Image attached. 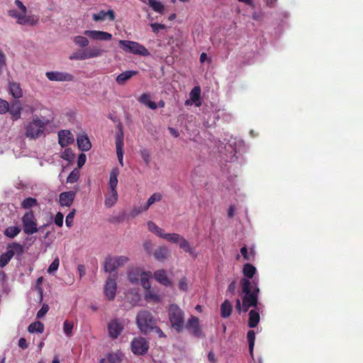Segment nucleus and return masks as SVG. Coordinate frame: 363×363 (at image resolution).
I'll return each mask as SVG.
<instances>
[{
	"label": "nucleus",
	"instance_id": "obj_2",
	"mask_svg": "<svg viewBox=\"0 0 363 363\" xmlns=\"http://www.w3.org/2000/svg\"><path fill=\"white\" fill-rule=\"evenodd\" d=\"M51 119L46 117H39L33 115L30 121L24 123L25 135L30 140H37V138L45 136L46 127L50 124Z\"/></svg>",
	"mask_w": 363,
	"mask_h": 363
},
{
	"label": "nucleus",
	"instance_id": "obj_61",
	"mask_svg": "<svg viewBox=\"0 0 363 363\" xmlns=\"http://www.w3.org/2000/svg\"><path fill=\"white\" fill-rule=\"evenodd\" d=\"M63 218L64 216L62 213H61L60 211L57 212L54 219L55 223L57 225L61 227L63 224Z\"/></svg>",
	"mask_w": 363,
	"mask_h": 363
},
{
	"label": "nucleus",
	"instance_id": "obj_11",
	"mask_svg": "<svg viewBox=\"0 0 363 363\" xmlns=\"http://www.w3.org/2000/svg\"><path fill=\"white\" fill-rule=\"evenodd\" d=\"M47 79L52 82H72L74 77L68 72H45Z\"/></svg>",
	"mask_w": 363,
	"mask_h": 363
},
{
	"label": "nucleus",
	"instance_id": "obj_41",
	"mask_svg": "<svg viewBox=\"0 0 363 363\" xmlns=\"http://www.w3.org/2000/svg\"><path fill=\"white\" fill-rule=\"evenodd\" d=\"M44 330H45L44 325L41 322H39V321L34 322V323L30 324L28 326V331L30 333L38 332V333H42L44 332Z\"/></svg>",
	"mask_w": 363,
	"mask_h": 363
},
{
	"label": "nucleus",
	"instance_id": "obj_22",
	"mask_svg": "<svg viewBox=\"0 0 363 363\" xmlns=\"http://www.w3.org/2000/svg\"><path fill=\"white\" fill-rule=\"evenodd\" d=\"M119 170L117 167H113L111 169L108 181L109 190L116 189L117 184H118V179L117 178Z\"/></svg>",
	"mask_w": 363,
	"mask_h": 363
},
{
	"label": "nucleus",
	"instance_id": "obj_8",
	"mask_svg": "<svg viewBox=\"0 0 363 363\" xmlns=\"http://www.w3.org/2000/svg\"><path fill=\"white\" fill-rule=\"evenodd\" d=\"M184 328L188 330L189 334L195 337L204 338L205 335L203 331L202 326L198 317L191 315L188 321L184 324Z\"/></svg>",
	"mask_w": 363,
	"mask_h": 363
},
{
	"label": "nucleus",
	"instance_id": "obj_58",
	"mask_svg": "<svg viewBox=\"0 0 363 363\" xmlns=\"http://www.w3.org/2000/svg\"><path fill=\"white\" fill-rule=\"evenodd\" d=\"M9 111V103L0 99V114L6 113Z\"/></svg>",
	"mask_w": 363,
	"mask_h": 363
},
{
	"label": "nucleus",
	"instance_id": "obj_10",
	"mask_svg": "<svg viewBox=\"0 0 363 363\" xmlns=\"http://www.w3.org/2000/svg\"><path fill=\"white\" fill-rule=\"evenodd\" d=\"M116 279V276H110L104 287V295L109 301L113 300L116 296L117 283Z\"/></svg>",
	"mask_w": 363,
	"mask_h": 363
},
{
	"label": "nucleus",
	"instance_id": "obj_47",
	"mask_svg": "<svg viewBox=\"0 0 363 363\" xmlns=\"http://www.w3.org/2000/svg\"><path fill=\"white\" fill-rule=\"evenodd\" d=\"M140 280L141 285L143 286V288H145L146 290H149V289H150V282L149 281V272H144Z\"/></svg>",
	"mask_w": 363,
	"mask_h": 363
},
{
	"label": "nucleus",
	"instance_id": "obj_52",
	"mask_svg": "<svg viewBox=\"0 0 363 363\" xmlns=\"http://www.w3.org/2000/svg\"><path fill=\"white\" fill-rule=\"evenodd\" d=\"M240 252L244 257V259L247 261L251 260L252 257H254L255 252L253 250H251L250 254H248L247 252V247H242L240 250Z\"/></svg>",
	"mask_w": 363,
	"mask_h": 363
},
{
	"label": "nucleus",
	"instance_id": "obj_9",
	"mask_svg": "<svg viewBox=\"0 0 363 363\" xmlns=\"http://www.w3.org/2000/svg\"><path fill=\"white\" fill-rule=\"evenodd\" d=\"M130 349L135 355H144L147 354L149 349V342L147 339L143 337H135L130 342Z\"/></svg>",
	"mask_w": 363,
	"mask_h": 363
},
{
	"label": "nucleus",
	"instance_id": "obj_6",
	"mask_svg": "<svg viewBox=\"0 0 363 363\" xmlns=\"http://www.w3.org/2000/svg\"><path fill=\"white\" fill-rule=\"evenodd\" d=\"M23 230L25 234L33 235L38 232L37 220L32 210L26 211L21 218Z\"/></svg>",
	"mask_w": 363,
	"mask_h": 363
},
{
	"label": "nucleus",
	"instance_id": "obj_12",
	"mask_svg": "<svg viewBox=\"0 0 363 363\" xmlns=\"http://www.w3.org/2000/svg\"><path fill=\"white\" fill-rule=\"evenodd\" d=\"M84 35L91 40L108 41L112 39V35L104 30H86Z\"/></svg>",
	"mask_w": 363,
	"mask_h": 363
},
{
	"label": "nucleus",
	"instance_id": "obj_21",
	"mask_svg": "<svg viewBox=\"0 0 363 363\" xmlns=\"http://www.w3.org/2000/svg\"><path fill=\"white\" fill-rule=\"evenodd\" d=\"M78 147L82 151H88L91 145L87 135H80L77 138Z\"/></svg>",
	"mask_w": 363,
	"mask_h": 363
},
{
	"label": "nucleus",
	"instance_id": "obj_48",
	"mask_svg": "<svg viewBox=\"0 0 363 363\" xmlns=\"http://www.w3.org/2000/svg\"><path fill=\"white\" fill-rule=\"evenodd\" d=\"M69 59L70 60H82L88 59L86 50H81V51L74 52L73 55H72L69 57Z\"/></svg>",
	"mask_w": 363,
	"mask_h": 363
},
{
	"label": "nucleus",
	"instance_id": "obj_16",
	"mask_svg": "<svg viewBox=\"0 0 363 363\" xmlns=\"http://www.w3.org/2000/svg\"><path fill=\"white\" fill-rule=\"evenodd\" d=\"M75 192L74 191H64L60 194V205L70 207L74 201Z\"/></svg>",
	"mask_w": 363,
	"mask_h": 363
},
{
	"label": "nucleus",
	"instance_id": "obj_19",
	"mask_svg": "<svg viewBox=\"0 0 363 363\" xmlns=\"http://www.w3.org/2000/svg\"><path fill=\"white\" fill-rule=\"evenodd\" d=\"M154 279L160 284L165 286L172 285V281L167 277V272L164 269H158L154 272Z\"/></svg>",
	"mask_w": 363,
	"mask_h": 363
},
{
	"label": "nucleus",
	"instance_id": "obj_29",
	"mask_svg": "<svg viewBox=\"0 0 363 363\" xmlns=\"http://www.w3.org/2000/svg\"><path fill=\"white\" fill-rule=\"evenodd\" d=\"M9 91L15 99H20L23 96V91L19 84L11 82L9 84Z\"/></svg>",
	"mask_w": 363,
	"mask_h": 363
},
{
	"label": "nucleus",
	"instance_id": "obj_49",
	"mask_svg": "<svg viewBox=\"0 0 363 363\" xmlns=\"http://www.w3.org/2000/svg\"><path fill=\"white\" fill-rule=\"evenodd\" d=\"M74 42L76 45H78L80 47H86L89 45V40L83 36H75L74 38Z\"/></svg>",
	"mask_w": 363,
	"mask_h": 363
},
{
	"label": "nucleus",
	"instance_id": "obj_18",
	"mask_svg": "<svg viewBox=\"0 0 363 363\" xmlns=\"http://www.w3.org/2000/svg\"><path fill=\"white\" fill-rule=\"evenodd\" d=\"M106 17L109 21H113L116 19L115 12L112 9H109L107 11H100L99 13H94L92 15V19L94 21H104Z\"/></svg>",
	"mask_w": 363,
	"mask_h": 363
},
{
	"label": "nucleus",
	"instance_id": "obj_46",
	"mask_svg": "<svg viewBox=\"0 0 363 363\" xmlns=\"http://www.w3.org/2000/svg\"><path fill=\"white\" fill-rule=\"evenodd\" d=\"M180 235L177 233H164L163 235L164 239L174 243H179V240L182 239Z\"/></svg>",
	"mask_w": 363,
	"mask_h": 363
},
{
	"label": "nucleus",
	"instance_id": "obj_51",
	"mask_svg": "<svg viewBox=\"0 0 363 363\" xmlns=\"http://www.w3.org/2000/svg\"><path fill=\"white\" fill-rule=\"evenodd\" d=\"M60 267V258L58 257H55L53 262L48 267L47 272L48 273H51L52 272L57 271Z\"/></svg>",
	"mask_w": 363,
	"mask_h": 363
},
{
	"label": "nucleus",
	"instance_id": "obj_20",
	"mask_svg": "<svg viewBox=\"0 0 363 363\" xmlns=\"http://www.w3.org/2000/svg\"><path fill=\"white\" fill-rule=\"evenodd\" d=\"M260 311L257 309H252L250 311L248 315V323L247 325L250 328H255L257 326L260 321Z\"/></svg>",
	"mask_w": 363,
	"mask_h": 363
},
{
	"label": "nucleus",
	"instance_id": "obj_5",
	"mask_svg": "<svg viewBox=\"0 0 363 363\" xmlns=\"http://www.w3.org/2000/svg\"><path fill=\"white\" fill-rule=\"evenodd\" d=\"M119 44L121 45V49L126 52L142 56H147L150 55L146 47L138 42L121 40H119Z\"/></svg>",
	"mask_w": 363,
	"mask_h": 363
},
{
	"label": "nucleus",
	"instance_id": "obj_45",
	"mask_svg": "<svg viewBox=\"0 0 363 363\" xmlns=\"http://www.w3.org/2000/svg\"><path fill=\"white\" fill-rule=\"evenodd\" d=\"M74 323L69 320H65L63 323V331L65 335L68 337H71L73 335Z\"/></svg>",
	"mask_w": 363,
	"mask_h": 363
},
{
	"label": "nucleus",
	"instance_id": "obj_32",
	"mask_svg": "<svg viewBox=\"0 0 363 363\" xmlns=\"http://www.w3.org/2000/svg\"><path fill=\"white\" fill-rule=\"evenodd\" d=\"M179 245L181 249L184 250L186 252L189 253L190 255H192L193 257L196 256L195 250L189 246V241L184 237H182V239L179 242Z\"/></svg>",
	"mask_w": 363,
	"mask_h": 363
},
{
	"label": "nucleus",
	"instance_id": "obj_42",
	"mask_svg": "<svg viewBox=\"0 0 363 363\" xmlns=\"http://www.w3.org/2000/svg\"><path fill=\"white\" fill-rule=\"evenodd\" d=\"M38 205V203L37 200L35 199H33V197H27L26 199H24L21 204V207L24 209H28Z\"/></svg>",
	"mask_w": 363,
	"mask_h": 363
},
{
	"label": "nucleus",
	"instance_id": "obj_1",
	"mask_svg": "<svg viewBox=\"0 0 363 363\" xmlns=\"http://www.w3.org/2000/svg\"><path fill=\"white\" fill-rule=\"evenodd\" d=\"M255 286L252 288V282L246 278L240 280L242 291L245 294L242 298V311L247 312L250 308H254L258 311L262 310V305L259 303L258 296L259 288L253 281Z\"/></svg>",
	"mask_w": 363,
	"mask_h": 363
},
{
	"label": "nucleus",
	"instance_id": "obj_34",
	"mask_svg": "<svg viewBox=\"0 0 363 363\" xmlns=\"http://www.w3.org/2000/svg\"><path fill=\"white\" fill-rule=\"evenodd\" d=\"M13 257V252L6 250V252H4L0 255V267L4 268L7 265Z\"/></svg>",
	"mask_w": 363,
	"mask_h": 363
},
{
	"label": "nucleus",
	"instance_id": "obj_7",
	"mask_svg": "<svg viewBox=\"0 0 363 363\" xmlns=\"http://www.w3.org/2000/svg\"><path fill=\"white\" fill-rule=\"evenodd\" d=\"M128 261L129 258L124 255L107 256L104 262V268L106 272H111L118 267L124 266Z\"/></svg>",
	"mask_w": 363,
	"mask_h": 363
},
{
	"label": "nucleus",
	"instance_id": "obj_3",
	"mask_svg": "<svg viewBox=\"0 0 363 363\" xmlns=\"http://www.w3.org/2000/svg\"><path fill=\"white\" fill-rule=\"evenodd\" d=\"M135 324L141 333L147 334L152 331V328L157 325V319L150 311L143 309L136 315Z\"/></svg>",
	"mask_w": 363,
	"mask_h": 363
},
{
	"label": "nucleus",
	"instance_id": "obj_40",
	"mask_svg": "<svg viewBox=\"0 0 363 363\" xmlns=\"http://www.w3.org/2000/svg\"><path fill=\"white\" fill-rule=\"evenodd\" d=\"M247 340L249 344V352L251 355L253 354V348L255 341V333L253 330H250L247 333Z\"/></svg>",
	"mask_w": 363,
	"mask_h": 363
},
{
	"label": "nucleus",
	"instance_id": "obj_56",
	"mask_svg": "<svg viewBox=\"0 0 363 363\" xmlns=\"http://www.w3.org/2000/svg\"><path fill=\"white\" fill-rule=\"evenodd\" d=\"M178 286L179 290H182L183 291H187L188 290V280L186 277L182 278L178 283Z\"/></svg>",
	"mask_w": 363,
	"mask_h": 363
},
{
	"label": "nucleus",
	"instance_id": "obj_15",
	"mask_svg": "<svg viewBox=\"0 0 363 363\" xmlns=\"http://www.w3.org/2000/svg\"><path fill=\"white\" fill-rule=\"evenodd\" d=\"M116 156H118V161L121 166H123V133L122 130L116 133Z\"/></svg>",
	"mask_w": 363,
	"mask_h": 363
},
{
	"label": "nucleus",
	"instance_id": "obj_60",
	"mask_svg": "<svg viewBox=\"0 0 363 363\" xmlns=\"http://www.w3.org/2000/svg\"><path fill=\"white\" fill-rule=\"evenodd\" d=\"M140 154L146 164L150 162V155L149 151L147 149H143L140 151Z\"/></svg>",
	"mask_w": 363,
	"mask_h": 363
},
{
	"label": "nucleus",
	"instance_id": "obj_44",
	"mask_svg": "<svg viewBox=\"0 0 363 363\" xmlns=\"http://www.w3.org/2000/svg\"><path fill=\"white\" fill-rule=\"evenodd\" d=\"M86 54H87V58H93V57H97L101 56L103 54V50L99 48H96V47H91L89 49L86 50Z\"/></svg>",
	"mask_w": 363,
	"mask_h": 363
},
{
	"label": "nucleus",
	"instance_id": "obj_53",
	"mask_svg": "<svg viewBox=\"0 0 363 363\" xmlns=\"http://www.w3.org/2000/svg\"><path fill=\"white\" fill-rule=\"evenodd\" d=\"M75 211L76 210L74 208L72 209L66 216L65 224L67 227H71L73 225Z\"/></svg>",
	"mask_w": 363,
	"mask_h": 363
},
{
	"label": "nucleus",
	"instance_id": "obj_25",
	"mask_svg": "<svg viewBox=\"0 0 363 363\" xmlns=\"http://www.w3.org/2000/svg\"><path fill=\"white\" fill-rule=\"evenodd\" d=\"M233 306L228 299L225 300L220 306V315L223 318H228L231 315Z\"/></svg>",
	"mask_w": 363,
	"mask_h": 363
},
{
	"label": "nucleus",
	"instance_id": "obj_43",
	"mask_svg": "<svg viewBox=\"0 0 363 363\" xmlns=\"http://www.w3.org/2000/svg\"><path fill=\"white\" fill-rule=\"evenodd\" d=\"M149 6L156 12L162 13L164 11V6L161 1L157 0H148Z\"/></svg>",
	"mask_w": 363,
	"mask_h": 363
},
{
	"label": "nucleus",
	"instance_id": "obj_28",
	"mask_svg": "<svg viewBox=\"0 0 363 363\" xmlns=\"http://www.w3.org/2000/svg\"><path fill=\"white\" fill-rule=\"evenodd\" d=\"M21 106L19 101L14 102L11 107L9 108V111L11 114V118L13 121H17L18 118H21Z\"/></svg>",
	"mask_w": 363,
	"mask_h": 363
},
{
	"label": "nucleus",
	"instance_id": "obj_35",
	"mask_svg": "<svg viewBox=\"0 0 363 363\" xmlns=\"http://www.w3.org/2000/svg\"><path fill=\"white\" fill-rule=\"evenodd\" d=\"M257 271V269L255 267H254L251 264H245L243 267L242 272L244 276L247 278V279L249 280V279H252L254 275L255 274V272Z\"/></svg>",
	"mask_w": 363,
	"mask_h": 363
},
{
	"label": "nucleus",
	"instance_id": "obj_50",
	"mask_svg": "<svg viewBox=\"0 0 363 363\" xmlns=\"http://www.w3.org/2000/svg\"><path fill=\"white\" fill-rule=\"evenodd\" d=\"M61 157L67 161H72L74 158V152L70 148H66L62 153Z\"/></svg>",
	"mask_w": 363,
	"mask_h": 363
},
{
	"label": "nucleus",
	"instance_id": "obj_27",
	"mask_svg": "<svg viewBox=\"0 0 363 363\" xmlns=\"http://www.w3.org/2000/svg\"><path fill=\"white\" fill-rule=\"evenodd\" d=\"M138 73L137 71L128 70L119 74L116 78V83L118 84H125L129 79Z\"/></svg>",
	"mask_w": 363,
	"mask_h": 363
},
{
	"label": "nucleus",
	"instance_id": "obj_38",
	"mask_svg": "<svg viewBox=\"0 0 363 363\" xmlns=\"http://www.w3.org/2000/svg\"><path fill=\"white\" fill-rule=\"evenodd\" d=\"M6 250H11L13 252V255L16 254L17 255H21L23 252V247L21 244H18L17 242H11V244H8Z\"/></svg>",
	"mask_w": 363,
	"mask_h": 363
},
{
	"label": "nucleus",
	"instance_id": "obj_36",
	"mask_svg": "<svg viewBox=\"0 0 363 363\" xmlns=\"http://www.w3.org/2000/svg\"><path fill=\"white\" fill-rule=\"evenodd\" d=\"M21 232V228L18 226H9L6 228V230L4 232V234L5 236L10 238H14L17 236Z\"/></svg>",
	"mask_w": 363,
	"mask_h": 363
},
{
	"label": "nucleus",
	"instance_id": "obj_33",
	"mask_svg": "<svg viewBox=\"0 0 363 363\" xmlns=\"http://www.w3.org/2000/svg\"><path fill=\"white\" fill-rule=\"evenodd\" d=\"M162 199V194L161 193H155L152 194L148 199L145 204V206H143V210H147L150 206L154 204L155 202H159Z\"/></svg>",
	"mask_w": 363,
	"mask_h": 363
},
{
	"label": "nucleus",
	"instance_id": "obj_54",
	"mask_svg": "<svg viewBox=\"0 0 363 363\" xmlns=\"http://www.w3.org/2000/svg\"><path fill=\"white\" fill-rule=\"evenodd\" d=\"M49 311V306L47 303H43L42 308L38 311L36 318H41L45 315Z\"/></svg>",
	"mask_w": 363,
	"mask_h": 363
},
{
	"label": "nucleus",
	"instance_id": "obj_24",
	"mask_svg": "<svg viewBox=\"0 0 363 363\" xmlns=\"http://www.w3.org/2000/svg\"><path fill=\"white\" fill-rule=\"evenodd\" d=\"M143 272L139 268H132L128 272V279L132 284H137L140 279V277L143 274Z\"/></svg>",
	"mask_w": 363,
	"mask_h": 363
},
{
	"label": "nucleus",
	"instance_id": "obj_57",
	"mask_svg": "<svg viewBox=\"0 0 363 363\" xmlns=\"http://www.w3.org/2000/svg\"><path fill=\"white\" fill-rule=\"evenodd\" d=\"M79 179V172L72 171L67 178V183H74Z\"/></svg>",
	"mask_w": 363,
	"mask_h": 363
},
{
	"label": "nucleus",
	"instance_id": "obj_17",
	"mask_svg": "<svg viewBox=\"0 0 363 363\" xmlns=\"http://www.w3.org/2000/svg\"><path fill=\"white\" fill-rule=\"evenodd\" d=\"M8 13L10 16L14 17L16 19H17V23L18 24H35V21L30 20V16H27L26 14L23 13H18L16 10H9Z\"/></svg>",
	"mask_w": 363,
	"mask_h": 363
},
{
	"label": "nucleus",
	"instance_id": "obj_39",
	"mask_svg": "<svg viewBox=\"0 0 363 363\" xmlns=\"http://www.w3.org/2000/svg\"><path fill=\"white\" fill-rule=\"evenodd\" d=\"M145 299L146 301H153L157 303L161 301V297L157 294L150 289H147L145 294Z\"/></svg>",
	"mask_w": 363,
	"mask_h": 363
},
{
	"label": "nucleus",
	"instance_id": "obj_23",
	"mask_svg": "<svg viewBox=\"0 0 363 363\" xmlns=\"http://www.w3.org/2000/svg\"><path fill=\"white\" fill-rule=\"evenodd\" d=\"M118 199V194L117 189L110 190L109 194L105 198L104 204L106 207L110 208L117 203Z\"/></svg>",
	"mask_w": 363,
	"mask_h": 363
},
{
	"label": "nucleus",
	"instance_id": "obj_55",
	"mask_svg": "<svg viewBox=\"0 0 363 363\" xmlns=\"http://www.w3.org/2000/svg\"><path fill=\"white\" fill-rule=\"evenodd\" d=\"M107 359L109 363H120L121 361L119 355L115 353L109 354L107 357Z\"/></svg>",
	"mask_w": 363,
	"mask_h": 363
},
{
	"label": "nucleus",
	"instance_id": "obj_31",
	"mask_svg": "<svg viewBox=\"0 0 363 363\" xmlns=\"http://www.w3.org/2000/svg\"><path fill=\"white\" fill-rule=\"evenodd\" d=\"M138 100L140 103L146 105L149 108H151L152 110H155V108L157 107V105L155 102L150 100V96L147 94H142Z\"/></svg>",
	"mask_w": 363,
	"mask_h": 363
},
{
	"label": "nucleus",
	"instance_id": "obj_26",
	"mask_svg": "<svg viewBox=\"0 0 363 363\" xmlns=\"http://www.w3.org/2000/svg\"><path fill=\"white\" fill-rule=\"evenodd\" d=\"M169 250L165 247H160L154 252V257L155 259L163 262L169 256Z\"/></svg>",
	"mask_w": 363,
	"mask_h": 363
},
{
	"label": "nucleus",
	"instance_id": "obj_37",
	"mask_svg": "<svg viewBox=\"0 0 363 363\" xmlns=\"http://www.w3.org/2000/svg\"><path fill=\"white\" fill-rule=\"evenodd\" d=\"M201 87L199 86H194L189 92V97L190 99L196 103L197 106L200 105L199 104H197L196 102L200 100L201 98Z\"/></svg>",
	"mask_w": 363,
	"mask_h": 363
},
{
	"label": "nucleus",
	"instance_id": "obj_4",
	"mask_svg": "<svg viewBox=\"0 0 363 363\" xmlns=\"http://www.w3.org/2000/svg\"><path fill=\"white\" fill-rule=\"evenodd\" d=\"M169 320L172 327L177 332H181L184 328V312L176 303H172L168 309Z\"/></svg>",
	"mask_w": 363,
	"mask_h": 363
},
{
	"label": "nucleus",
	"instance_id": "obj_63",
	"mask_svg": "<svg viewBox=\"0 0 363 363\" xmlns=\"http://www.w3.org/2000/svg\"><path fill=\"white\" fill-rule=\"evenodd\" d=\"M86 161V157L84 153H80L77 158V165L79 167H82Z\"/></svg>",
	"mask_w": 363,
	"mask_h": 363
},
{
	"label": "nucleus",
	"instance_id": "obj_14",
	"mask_svg": "<svg viewBox=\"0 0 363 363\" xmlns=\"http://www.w3.org/2000/svg\"><path fill=\"white\" fill-rule=\"evenodd\" d=\"M59 144L62 147H65L74 143L73 133L68 130H61L58 133Z\"/></svg>",
	"mask_w": 363,
	"mask_h": 363
},
{
	"label": "nucleus",
	"instance_id": "obj_59",
	"mask_svg": "<svg viewBox=\"0 0 363 363\" xmlns=\"http://www.w3.org/2000/svg\"><path fill=\"white\" fill-rule=\"evenodd\" d=\"M150 27L154 33H159L160 29H164L166 28L165 25L157 23H151Z\"/></svg>",
	"mask_w": 363,
	"mask_h": 363
},
{
	"label": "nucleus",
	"instance_id": "obj_62",
	"mask_svg": "<svg viewBox=\"0 0 363 363\" xmlns=\"http://www.w3.org/2000/svg\"><path fill=\"white\" fill-rule=\"evenodd\" d=\"M6 67V57L2 52L0 51V75L4 72Z\"/></svg>",
	"mask_w": 363,
	"mask_h": 363
},
{
	"label": "nucleus",
	"instance_id": "obj_64",
	"mask_svg": "<svg viewBox=\"0 0 363 363\" xmlns=\"http://www.w3.org/2000/svg\"><path fill=\"white\" fill-rule=\"evenodd\" d=\"M236 290V282L233 281L228 286L227 292L230 293L231 295H233Z\"/></svg>",
	"mask_w": 363,
	"mask_h": 363
},
{
	"label": "nucleus",
	"instance_id": "obj_30",
	"mask_svg": "<svg viewBox=\"0 0 363 363\" xmlns=\"http://www.w3.org/2000/svg\"><path fill=\"white\" fill-rule=\"evenodd\" d=\"M148 230L158 237L163 238L164 234V230L160 226H158L155 223L152 221H148L147 223Z\"/></svg>",
	"mask_w": 363,
	"mask_h": 363
},
{
	"label": "nucleus",
	"instance_id": "obj_13",
	"mask_svg": "<svg viewBox=\"0 0 363 363\" xmlns=\"http://www.w3.org/2000/svg\"><path fill=\"white\" fill-rule=\"evenodd\" d=\"M108 335L112 339H116L123 330V325L117 319H112L107 326Z\"/></svg>",
	"mask_w": 363,
	"mask_h": 363
}]
</instances>
